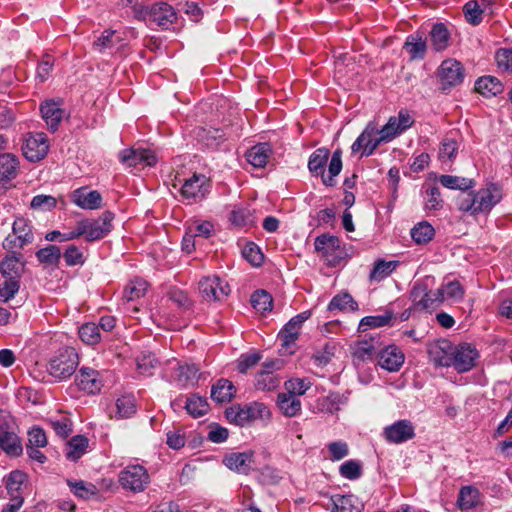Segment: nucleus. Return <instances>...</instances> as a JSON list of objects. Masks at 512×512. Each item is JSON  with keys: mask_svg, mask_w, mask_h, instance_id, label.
I'll use <instances>...</instances> for the list:
<instances>
[{"mask_svg": "<svg viewBox=\"0 0 512 512\" xmlns=\"http://www.w3.org/2000/svg\"><path fill=\"white\" fill-rule=\"evenodd\" d=\"M503 191L497 183H488L477 191L470 190L457 197L460 211L472 216L488 214L502 200Z\"/></svg>", "mask_w": 512, "mask_h": 512, "instance_id": "1", "label": "nucleus"}, {"mask_svg": "<svg viewBox=\"0 0 512 512\" xmlns=\"http://www.w3.org/2000/svg\"><path fill=\"white\" fill-rule=\"evenodd\" d=\"M330 156L329 149L321 147L316 149L309 157L308 169L314 176H321L322 183L326 187H334L336 185L335 177L342 170V151L336 149L330 159L328 165V175L325 174V168Z\"/></svg>", "mask_w": 512, "mask_h": 512, "instance_id": "2", "label": "nucleus"}, {"mask_svg": "<svg viewBox=\"0 0 512 512\" xmlns=\"http://www.w3.org/2000/svg\"><path fill=\"white\" fill-rule=\"evenodd\" d=\"M115 214L111 211H104L96 219H84L77 222V233L68 237L84 236L88 242H94L105 238L113 229Z\"/></svg>", "mask_w": 512, "mask_h": 512, "instance_id": "3", "label": "nucleus"}, {"mask_svg": "<svg viewBox=\"0 0 512 512\" xmlns=\"http://www.w3.org/2000/svg\"><path fill=\"white\" fill-rule=\"evenodd\" d=\"M79 365V357L72 347L59 349L49 360L47 371L57 380H64L72 376Z\"/></svg>", "mask_w": 512, "mask_h": 512, "instance_id": "4", "label": "nucleus"}, {"mask_svg": "<svg viewBox=\"0 0 512 512\" xmlns=\"http://www.w3.org/2000/svg\"><path fill=\"white\" fill-rule=\"evenodd\" d=\"M226 418L230 423L244 426L256 419H267L270 417V411L264 403L252 402L241 405L234 404L226 409Z\"/></svg>", "mask_w": 512, "mask_h": 512, "instance_id": "5", "label": "nucleus"}, {"mask_svg": "<svg viewBox=\"0 0 512 512\" xmlns=\"http://www.w3.org/2000/svg\"><path fill=\"white\" fill-rule=\"evenodd\" d=\"M209 179L203 174H194L186 179L180 188V195L187 204L197 203L209 193Z\"/></svg>", "mask_w": 512, "mask_h": 512, "instance_id": "6", "label": "nucleus"}, {"mask_svg": "<svg viewBox=\"0 0 512 512\" xmlns=\"http://www.w3.org/2000/svg\"><path fill=\"white\" fill-rule=\"evenodd\" d=\"M479 357L478 350L470 343L454 345L451 367L458 373L468 372L477 365Z\"/></svg>", "mask_w": 512, "mask_h": 512, "instance_id": "7", "label": "nucleus"}, {"mask_svg": "<svg viewBox=\"0 0 512 512\" xmlns=\"http://www.w3.org/2000/svg\"><path fill=\"white\" fill-rule=\"evenodd\" d=\"M198 288L202 298L207 302L222 301L230 293L228 283L217 275L203 277Z\"/></svg>", "mask_w": 512, "mask_h": 512, "instance_id": "8", "label": "nucleus"}, {"mask_svg": "<svg viewBox=\"0 0 512 512\" xmlns=\"http://www.w3.org/2000/svg\"><path fill=\"white\" fill-rule=\"evenodd\" d=\"M415 426L407 419H400L384 427L382 436L391 444H402L415 437Z\"/></svg>", "mask_w": 512, "mask_h": 512, "instance_id": "9", "label": "nucleus"}, {"mask_svg": "<svg viewBox=\"0 0 512 512\" xmlns=\"http://www.w3.org/2000/svg\"><path fill=\"white\" fill-rule=\"evenodd\" d=\"M438 76L443 90L458 86L465 77L464 67L455 59H446L438 69Z\"/></svg>", "mask_w": 512, "mask_h": 512, "instance_id": "10", "label": "nucleus"}, {"mask_svg": "<svg viewBox=\"0 0 512 512\" xmlns=\"http://www.w3.org/2000/svg\"><path fill=\"white\" fill-rule=\"evenodd\" d=\"M119 481L124 489L141 492L148 484L149 475L143 466L132 465L120 473Z\"/></svg>", "mask_w": 512, "mask_h": 512, "instance_id": "11", "label": "nucleus"}, {"mask_svg": "<svg viewBox=\"0 0 512 512\" xmlns=\"http://www.w3.org/2000/svg\"><path fill=\"white\" fill-rule=\"evenodd\" d=\"M48 150V139L44 133L29 135L22 146L23 155L30 162L42 160L47 155Z\"/></svg>", "mask_w": 512, "mask_h": 512, "instance_id": "12", "label": "nucleus"}, {"mask_svg": "<svg viewBox=\"0 0 512 512\" xmlns=\"http://www.w3.org/2000/svg\"><path fill=\"white\" fill-rule=\"evenodd\" d=\"M119 161L128 166L135 167L138 164L145 166H154L157 163L155 153L150 149L128 148L119 152Z\"/></svg>", "mask_w": 512, "mask_h": 512, "instance_id": "13", "label": "nucleus"}, {"mask_svg": "<svg viewBox=\"0 0 512 512\" xmlns=\"http://www.w3.org/2000/svg\"><path fill=\"white\" fill-rule=\"evenodd\" d=\"M178 19L174 7L166 2L152 4V11L149 25H156L162 30L169 29Z\"/></svg>", "mask_w": 512, "mask_h": 512, "instance_id": "14", "label": "nucleus"}, {"mask_svg": "<svg viewBox=\"0 0 512 512\" xmlns=\"http://www.w3.org/2000/svg\"><path fill=\"white\" fill-rule=\"evenodd\" d=\"M26 481L27 474L21 470H13L3 478L10 499L9 504H16L19 501L20 505H23V489Z\"/></svg>", "mask_w": 512, "mask_h": 512, "instance_id": "15", "label": "nucleus"}, {"mask_svg": "<svg viewBox=\"0 0 512 512\" xmlns=\"http://www.w3.org/2000/svg\"><path fill=\"white\" fill-rule=\"evenodd\" d=\"M454 345L447 339H440L428 347L430 360L436 367H451Z\"/></svg>", "mask_w": 512, "mask_h": 512, "instance_id": "16", "label": "nucleus"}, {"mask_svg": "<svg viewBox=\"0 0 512 512\" xmlns=\"http://www.w3.org/2000/svg\"><path fill=\"white\" fill-rule=\"evenodd\" d=\"M310 312H302L288 321L278 333V338L281 341L283 348H290L295 344L299 336L302 324L309 318Z\"/></svg>", "mask_w": 512, "mask_h": 512, "instance_id": "17", "label": "nucleus"}, {"mask_svg": "<svg viewBox=\"0 0 512 512\" xmlns=\"http://www.w3.org/2000/svg\"><path fill=\"white\" fill-rule=\"evenodd\" d=\"M71 201L84 210H96L102 207V196L97 190H90L87 186L75 189L71 193Z\"/></svg>", "mask_w": 512, "mask_h": 512, "instance_id": "18", "label": "nucleus"}, {"mask_svg": "<svg viewBox=\"0 0 512 512\" xmlns=\"http://www.w3.org/2000/svg\"><path fill=\"white\" fill-rule=\"evenodd\" d=\"M75 384L88 394L98 393L103 386L99 372L89 367H82L78 371L75 376Z\"/></svg>", "mask_w": 512, "mask_h": 512, "instance_id": "19", "label": "nucleus"}, {"mask_svg": "<svg viewBox=\"0 0 512 512\" xmlns=\"http://www.w3.org/2000/svg\"><path fill=\"white\" fill-rule=\"evenodd\" d=\"M62 102L55 101L53 99L46 100L44 103L40 106V112L42 115V118L44 119L48 129L52 132H55L60 122L62 121L65 111L61 107Z\"/></svg>", "mask_w": 512, "mask_h": 512, "instance_id": "20", "label": "nucleus"}, {"mask_svg": "<svg viewBox=\"0 0 512 512\" xmlns=\"http://www.w3.org/2000/svg\"><path fill=\"white\" fill-rule=\"evenodd\" d=\"M404 359L403 352L395 345H389L378 353V364L389 372L398 371L402 367Z\"/></svg>", "mask_w": 512, "mask_h": 512, "instance_id": "21", "label": "nucleus"}, {"mask_svg": "<svg viewBox=\"0 0 512 512\" xmlns=\"http://www.w3.org/2000/svg\"><path fill=\"white\" fill-rule=\"evenodd\" d=\"M427 38L423 32L417 31L407 36L403 49L411 61L423 60L427 52Z\"/></svg>", "mask_w": 512, "mask_h": 512, "instance_id": "22", "label": "nucleus"}, {"mask_svg": "<svg viewBox=\"0 0 512 512\" xmlns=\"http://www.w3.org/2000/svg\"><path fill=\"white\" fill-rule=\"evenodd\" d=\"M194 133L199 143L213 150L225 140L224 132L214 127H197Z\"/></svg>", "mask_w": 512, "mask_h": 512, "instance_id": "23", "label": "nucleus"}, {"mask_svg": "<svg viewBox=\"0 0 512 512\" xmlns=\"http://www.w3.org/2000/svg\"><path fill=\"white\" fill-rule=\"evenodd\" d=\"M253 456L252 451L231 453L225 457L224 464L230 470L247 475L252 469Z\"/></svg>", "mask_w": 512, "mask_h": 512, "instance_id": "24", "label": "nucleus"}, {"mask_svg": "<svg viewBox=\"0 0 512 512\" xmlns=\"http://www.w3.org/2000/svg\"><path fill=\"white\" fill-rule=\"evenodd\" d=\"M20 162L12 153L0 154V184H6L18 175Z\"/></svg>", "mask_w": 512, "mask_h": 512, "instance_id": "25", "label": "nucleus"}, {"mask_svg": "<svg viewBox=\"0 0 512 512\" xmlns=\"http://www.w3.org/2000/svg\"><path fill=\"white\" fill-rule=\"evenodd\" d=\"M0 450L10 457H18L23 451L17 434L3 426L0 427Z\"/></svg>", "mask_w": 512, "mask_h": 512, "instance_id": "26", "label": "nucleus"}, {"mask_svg": "<svg viewBox=\"0 0 512 512\" xmlns=\"http://www.w3.org/2000/svg\"><path fill=\"white\" fill-rule=\"evenodd\" d=\"M272 149L269 143H258L251 147L246 153L245 158L249 164L255 168H263L266 166Z\"/></svg>", "mask_w": 512, "mask_h": 512, "instance_id": "27", "label": "nucleus"}, {"mask_svg": "<svg viewBox=\"0 0 512 512\" xmlns=\"http://www.w3.org/2000/svg\"><path fill=\"white\" fill-rule=\"evenodd\" d=\"M481 497L478 488L472 485L463 486L458 493L457 506L462 511L476 508L481 502Z\"/></svg>", "mask_w": 512, "mask_h": 512, "instance_id": "28", "label": "nucleus"}, {"mask_svg": "<svg viewBox=\"0 0 512 512\" xmlns=\"http://www.w3.org/2000/svg\"><path fill=\"white\" fill-rule=\"evenodd\" d=\"M450 36V32L444 23H434L429 32L431 48L435 52L444 51L449 46Z\"/></svg>", "mask_w": 512, "mask_h": 512, "instance_id": "29", "label": "nucleus"}, {"mask_svg": "<svg viewBox=\"0 0 512 512\" xmlns=\"http://www.w3.org/2000/svg\"><path fill=\"white\" fill-rule=\"evenodd\" d=\"M277 407L286 417H294L301 411V401L299 397L289 392L279 393L276 401Z\"/></svg>", "mask_w": 512, "mask_h": 512, "instance_id": "30", "label": "nucleus"}, {"mask_svg": "<svg viewBox=\"0 0 512 512\" xmlns=\"http://www.w3.org/2000/svg\"><path fill=\"white\" fill-rule=\"evenodd\" d=\"M503 85L500 80L494 76H482L475 82V90L485 97H493L503 92Z\"/></svg>", "mask_w": 512, "mask_h": 512, "instance_id": "31", "label": "nucleus"}, {"mask_svg": "<svg viewBox=\"0 0 512 512\" xmlns=\"http://www.w3.org/2000/svg\"><path fill=\"white\" fill-rule=\"evenodd\" d=\"M235 387L231 381L221 378L211 388V398L217 403L231 401L235 395Z\"/></svg>", "mask_w": 512, "mask_h": 512, "instance_id": "32", "label": "nucleus"}, {"mask_svg": "<svg viewBox=\"0 0 512 512\" xmlns=\"http://www.w3.org/2000/svg\"><path fill=\"white\" fill-rule=\"evenodd\" d=\"M88 443V438L83 435L72 437L66 444V458L73 462L79 460L87 452Z\"/></svg>", "mask_w": 512, "mask_h": 512, "instance_id": "33", "label": "nucleus"}, {"mask_svg": "<svg viewBox=\"0 0 512 512\" xmlns=\"http://www.w3.org/2000/svg\"><path fill=\"white\" fill-rule=\"evenodd\" d=\"M343 403V397L339 393L330 392L316 399L314 409L318 412L333 414L340 410V405Z\"/></svg>", "mask_w": 512, "mask_h": 512, "instance_id": "34", "label": "nucleus"}, {"mask_svg": "<svg viewBox=\"0 0 512 512\" xmlns=\"http://www.w3.org/2000/svg\"><path fill=\"white\" fill-rule=\"evenodd\" d=\"M439 182L445 188L461 190L462 193L469 192L475 186V181L473 179L454 175H441L439 177Z\"/></svg>", "mask_w": 512, "mask_h": 512, "instance_id": "35", "label": "nucleus"}, {"mask_svg": "<svg viewBox=\"0 0 512 512\" xmlns=\"http://www.w3.org/2000/svg\"><path fill=\"white\" fill-rule=\"evenodd\" d=\"M229 220L238 228H249L256 223L254 213L248 207H235L230 213Z\"/></svg>", "mask_w": 512, "mask_h": 512, "instance_id": "36", "label": "nucleus"}, {"mask_svg": "<svg viewBox=\"0 0 512 512\" xmlns=\"http://www.w3.org/2000/svg\"><path fill=\"white\" fill-rule=\"evenodd\" d=\"M314 247L315 250L324 257H329L332 256L336 250L340 249V240L336 236L322 234L316 237Z\"/></svg>", "mask_w": 512, "mask_h": 512, "instance_id": "37", "label": "nucleus"}, {"mask_svg": "<svg viewBox=\"0 0 512 512\" xmlns=\"http://www.w3.org/2000/svg\"><path fill=\"white\" fill-rule=\"evenodd\" d=\"M37 260L46 266L58 267L62 258L60 247L54 244L47 245L36 252Z\"/></svg>", "mask_w": 512, "mask_h": 512, "instance_id": "38", "label": "nucleus"}, {"mask_svg": "<svg viewBox=\"0 0 512 512\" xmlns=\"http://www.w3.org/2000/svg\"><path fill=\"white\" fill-rule=\"evenodd\" d=\"M353 495L335 494L331 497V512H360Z\"/></svg>", "mask_w": 512, "mask_h": 512, "instance_id": "39", "label": "nucleus"}, {"mask_svg": "<svg viewBox=\"0 0 512 512\" xmlns=\"http://www.w3.org/2000/svg\"><path fill=\"white\" fill-rule=\"evenodd\" d=\"M0 273L4 278L20 280V259L16 255H7L0 263Z\"/></svg>", "mask_w": 512, "mask_h": 512, "instance_id": "40", "label": "nucleus"}, {"mask_svg": "<svg viewBox=\"0 0 512 512\" xmlns=\"http://www.w3.org/2000/svg\"><path fill=\"white\" fill-rule=\"evenodd\" d=\"M67 485L71 492L81 499L87 500L98 494V489L94 484L87 483L83 480L68 479Z\"/></svg>", "mask_w": 512, "mask_h": 512, "instance_id": "41", "label": "nucleus"}, {"mask_svg": "<svg viewBox=\"0 0 512 512\" xmlns=\"http://www.w3.org/2000/svg\"><path fill=\"white\" fill-rule=\"evenodd\" d=\"M12 233L18 237L20 244H31L34 240L32 228L28 220L23 217H18L14 220L12 225Z\"/></svg>", "mask_w": 512, "mask_h": 512, "instance_id": "42", "label": "nucleus"}, {"mask_svg": "<svg viewBox=\"0 0 512 512\" xmlns=\"http://www.w3.org/2000/svg\"><path fill=\"white\" fill-rule=\"evenodd\" d=\"M434 235L435 230L427 221H422L411 229V237L419 245L430 242Z\"/></svg>", "mask_w": 512, "mask_h": 512, "instance_id": "43", "label": "nucleus"}, {"mask_svg": "<svg viewBox=\"0 0 512 512\" xmlns=\"http://www.w3.org/2000/svg\"><path fill=\"white\" fill-rule=\"evenodd\" d=\"M398 261L377 260L370 272L369 278L372 281L380 282L387 278L397 267Z\"/></svg>", "mask_w": 512, "mask_h": 512, "instance_id": "44", "label": "nucleus"}, {"mask_svg": "<svg viewBox=\"0 0 512 512\" xmlns=\"http://www.w3.org/2000/svg\"><path fill=\"white\" fill-rule=\"evenodd\" d=\"M458 149V141L454 137L446 135L440 143L439 159L442 162L446 160L453 161L457 156Z\"/></svg>", "mask_w": 512, "mask_h": 512, "instance_id": "45", "label": "nucleus"}, {"mask_svg": "<svg viewBox=\"0 0 512 512\" xmlns=\"http://www.w3.org/2000/svg\"><path fill=\"white\" fill-rule=\"evenodd\" d=\"M378 134V129L376 125L372 122L368 123V125L364 128L362 133L357 137L354 143L351 146L352 153H357L359 151H364L369 146L371 137Z\"/></svg>", "mask_w": 512, "mask_h": 512, "instance_id": "46", "label": "nucleus"}, {"mask_svg": "<svg viewBox=\"0 0 512 512\" xmlns=\"http://www.w3.org/2000/svg\"><path fill=\"white\" fill-rule=\"evenodd\" d=\"M358 309L357 302L353 299V297L349 293H342L334 296L330 303L328 304V310H351L355 311Z\"/></svg>", "mask_w": 512, "mask_h": 512, "instance_id": "47", "label": "nucleus"}, {"mask_svg": "<svg viewBox=\"0 0 512 512\" xmlns=\"http://www.w3.org/2000/svg\"><path fill=\"white\" fill-rule=\"evenodd\" d=\"M148 284L142 278L131 280L124 289V297L128 301H134L143 297L147 291Z\"/></svg>", "mask_w": 512, "mask_h": 512, "instance_id": "48", "label": "nucleus"}, {"mask_svg": "<svg viewBox=\"0 0 512 512\" xmlns=\"http://www.w3.org/2000/svg\"><path fill=\"white\" fill-rule=\"evenodd\" d=\"M393 318L391 311H386L383 315L366 316L359 323V331H366L368 328H378L386 326Z\"/></svg>", "mask_w": 512, "mask_h": 512, "instance_id": "49", "label": "nucleus"}, {"mask_svg": "<svg viewBox=\"0 0 512 512\" xmlns=\"http://www.w3.org/2000/svg\"><path fill=\"white\" fill-rule=\"evenodd\" d=\"M78 333L80 339L87 345H95L101 340L99 326L93 322L83 324Z\"/></svg>", "mask_w": 512, "mask_h": 512, "instance_id": "50", "label": "nucleus"}, {"mask_svg": "<svg viewBox=\"0 0 512 512\" xmlns=\"http://www.w3.org/2000/svg\"><path fill=\"white\" fill-rule=\"evenodd\" d=\"M136 413V404L132 396L124 395L116 401V416L117 418L124 419L130 418Z\"/></svg>", "mask_w": 512, "mask_h": 512, "instance_id": "51", "label": "nucleus"}, {"mask_svg": "<svg viewBox=\"0 0 512 512\" xmlns=\"http://www.w3.org/2000/svg\"><path fill=\"white\" fill-rule=\"evenodd\" d=\"M280 384V380L272 371L263 370L256 375L255 386L258 390L271 391L276 389Z\"/></svg>", "mask_w": 512, "mask_h": 512, "instance_id": "52", "label": "nucleus"}, {"mask_svg": "<svg viewBox=\"0 0 512 512\" xmlns=\"http://www.w3.org/2000/svg\"><path fill=\"white\" fill-rule=\"evenodd\" d=\"M199 368L194 364H186L178 367L177 381L183 385H193L198 379Z\"/></svg>", "mask_w": 512, "mask_h": 512, "instance_id": "53", "label": "nucleus"}, {"mask_svg": "<svg viewBox=\"0 0 512 512\" xmlns=\"http://www.w3.org/2000/svg\"><path fill=\"white\" fill-rule=\"evenodd\" d=\"M185 408L191 416L197 418L203 416L207 412L208 402L204 397L192 395L187 399Z\"/></svg>", "mask_w": 512, "mask_h": 512, "instance_id": "54", "label": "nucleus"}, {"mask_svg": "<svg viewBox=\"0 0 512 512\" xmlns=\"http://www.w3.org/2000/svg\"><path fill=\"white\" fill-rule=\"evenodd\" d=\"M377 349L378 346H376L373 339L371 342L360 341L354 347L353 356L355 359L362 362L371 360L373 356L376 354Z\"/></svg>", "mask_w": 512, "mask_h": 512, "instance_id": "55", "label": "nucleus"}, {"mask_svg": "<svg viewBox=\"0 0 512 512\" xmlns=\"http://www.w3.org/2000/svg\"><path fill=\"white\" fill-rule=\"evenodd\" d=\"M272 296L265 290H256L251 296V304L254 309L264 313L272 309Z\"/></svg>", "mask_w": 512, "mask_h": 512, "instance_id": "56", "label": "nucleus"}, {"mask_svg": "<svg viewBox=\"0 0 512 512\" xmlns=\"http://www.w3.org/2000/svg\"><path fill=\"white\" fill-rule=\"evenodd\" d=\"M484 9L477 0L469 1L464 6V14L467 22L477 26L482 22Z\"/></svg>", "mask_w": 512, "mask_h": 512, "instance_id": "57", "label": "nucleus"}, {"mask_svg": "<svg viewBox=\"0 0 512 512\" xmlns=\"http://www.w3.org/2000/svg\"><path fill=\"white\" fill-rule=\"evenodd\" d=\"M339 473L343 478L356 480L362 476V464L358 460H347L339 467Z\"/></svg>", "mask_w": 512, "mask_h": 512, "instance_id": "58", "label": "nucleus"}, {"mask_svg": "<svg viewBox=\"0 0 512 512\" xmlns=\"http://www.w3.org/2000/svg\"><path fill=\"white\" fill-rule=\"evenodd\" d=\"M49 426L55 431V433L65 439L72 433V421L67 416H61L56 419H49Z\"/></svg>", "mask_w": 512, "mask_h": 512, "instance_id": "59", "label": "nucleus"}, {"mask_svg": "<svg viewBox=\"0 0 512 512\" xmlns=\"http://www.w3.org/2000/svg\"><path fill=\"white\" fill-rule=\"evenodd\" d=\"M427 296V286L424 283L416 282L410 291V299L413 302V308L421 311L426 309L427 304L422 302V300Z\"/></svg>", "mask_w": 512, "mask_h": 512, "instance_id": "60", "label": "nucleus"}, {"mask_svg": "<svg viewBox=\"0 0 512 512\" xmlns=\"http://www.w3.org/2000/svg\"><path fill=\"white\" fill-rule=\"evenodd\" d=\"M20 289V280L5 278L0 284V301L7 302L14 298Z\"/></svg>", "mask_w": 512, "mask_h": 512, "instance_id": "61", "label": "nucleus"}, {"mask_svg": "<svg viewBox=\"0 0 512 512\" xmlns=\"http://www.w3.org/2000/svg\"><path fill=\"white\" fill-rule=\"evenodd\" d=\"M443 199L441 198L440 189L432 186L426 190L425 209L427 211H437L443 207Z\"/></svg>", "mask_w": 512, "mask_h": 512, "instance_id": "62", "label": "nucleus"}, {"mask_svg": "<svg viewBox=\"0 0 512 512\" xmlns=\"http://www.w3.org/2000/svg\"><path fill=\"white\" fill-rule=\"evenodd\" d=\"M62 256L68 267L83 265L85 263L83 252L74 244L69 245Z\"/></svg>", "mask_w": 512, "mask_h": 512, "instance_id": "63", "label": "nucleus"}, {"mask_svg": "<svg viewBox=\"0 0 512 512\" xmlns=\"http://www.w3.org/2000/svg\"><path fill=\"white\" fill-rule=\"evenodd\" d=\"M495 60L499 69L512 73V49L500 48L496 51Z\"/></svg>", "mask_w": 512, "mask_h": 512, "instance_id": "64", "label": "nucleus"}]
</instances>
